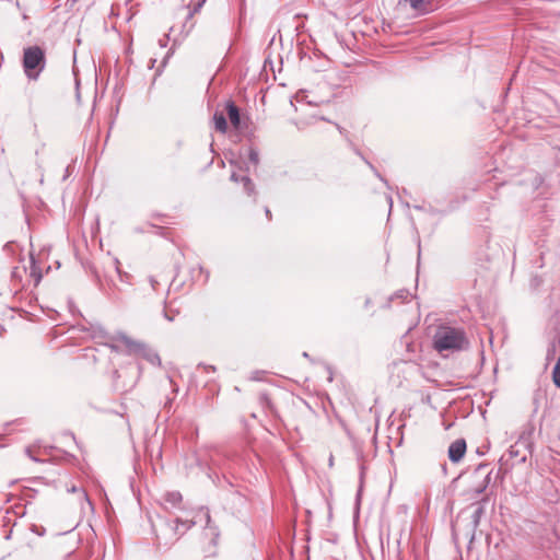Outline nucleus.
Wrapping results in <instances>:
<instances>
[{"instance_id": "1", "label": "nucleus", "mask_w": 560, "mask_h": 560, "mask_svg": "<svg viewBox=\"0 0 560 560\" xmlns=\"http://www.w3.org/2000/svg\"><path fill=\"white\" fill-rule=\"evenodd\" d=\"M468 338L463 328L441 325L433 336V348L440 352H455L467 349Z\"/></svg>"}, {"instance_id": "26", "label": "nucleus", "mask_w": 560, "mask_h": 560, "mask_svg": "<svg viewBox=\"0 0 560 560\" xmlns=\"http://www.w3.org/2000/svg\"><path fill=\"white\" fill-rule=\"evenodd\" d=\"M82 494L85 499H88L86 493L84 491H82Z\"/></svg>"}, {"instance_id": "14", "label": "nucleus", "mask_w": 560, "mask_h": 560, "mask_svg": "<svg viewBox=\"0 0 560 560\" xmlns=\"http://www.w3.org/2000/svg\"><path fill=\"white\" fill-rule=\"evenodd\" d=\"M108 347H109V349H110L112 351H114V352H117V353L124 352V347H122V345H121V343H119V342H116V341L114 340V337L112 338V342H110V343H108Z\"/></svg>"}, {"instance_id": "10", "label": "nucleus", "mask_w": 560, "mask_h": 560, "mask_svg": "<svg viewBox=\"0 0 560 560\" xmlns=\"http://www.w3.org/2000/svg\"><path fill=\"white\" fill-rule=\"evenodd\" d=\"M213 124L215 130H218L221 133H225L228 130V122L226 118L223 113L215 112L213 115Z\"/></svg>"}, {"instance_id": "19", "label": "nucleus", "mask_w": 560, "mask_h": 560, "mask_svg": "<svg viewBox=\"0 0 560 560\" xmlns=\"http://www.w3.org/2000/svg\"><path fill=\"white\" fill-rule=\"evenodd\" d=\"M164 317H165L167 320H170V322H172V320H173V317H172V316H168L167 312H164Z\"/></svg>"}, {"instance_id": "27", "label": "nucleus", "mask_w": 560, "mask_h": 560, "mask_svg": "<svg viewBox=\"0 0 560 560\" xmlns=\"http://www.w3.org/2000/svg\"><path fill=\"white\" fill-rule=\"evenodd\" d=\"M138 370H139V372H141V366H138ZM139 375H140V373H138V376H139Z\"/></svg>"}, {"instance_id": "18", "label": "nucleus", "mask_w": 560, "mask_h": 560, "mask_svg": "<svg viewBox=\"0 0 560 560\" xmlns=\"http://www.w3.org/2000/svg\"><path fill=\"white\" fill-rule=\"evenodd\" d=\"M482 513V508H478L477 511L475 512V515H476V518L479 517V515Z\"/></svg>"}, {"instance_id": "21", "label": "nucleus", "mask_w": 560, "mask_h": 560, "mask_svg": "<svg viewBox=\"0 0 560 560\" xmlns=\"http://www.w3.org/2000/svg\"><path fill=\"white\" fill-rule=\"evenodd\" d=\"M266 215H267L268 218H270V217H271L270 210H269L268 208H266Z\"/></svg>"}, {"instance_id": "20", "label": "nucleus", "mask_w": 560, "mask_h": 560, "mask_svg": "<svg viewBox=\"0 0 560 560\" xmlns=\"http://www.w3.org/2000/svg\"><path fill=\"white\" fill-rule=\"evenodd\" d=\"M78 489L77 487L72 486L71 488L68 489L69 492H75Z\"/></svg>"}, {"instance_id": "12", "label": "nucleus", "mask_w": 560, "mask_h": 560, "mask_svg": "<svg viewBox=\"0 0 560 560\" xmlns=\"http://www.w3.org/2000/svg\"><path fill=\"white\" fill-rule=\"evenodd\" d=\"M489 482H490V474H487L483 477L482 481L476 488H474L471 490L474 493V497L481 494L487 489Z\"/></svg>"}, {"instance_id": "15", "label": "nucleus", "mask_w": 560, "mask_h": 560, "mask_svg": "<svg viewBox=\"0 0 560 560\" xmlns=\"http://www.w3.org/2000/svg\"><path fill=\"white\" fill-rule=\"evenodd\" d=\"M248 158H249V161L254 164V165H257L259 163V154H258V151L255 150V149H250L249 150V154H248Z\"/></svg>"}, {"instance_id": "25", "label": "nucleus", "mask_w": 560, "mask_h": 560, "mask_svg": "<svg viewBox=\"0 0 560 560\" xmlns=\"http://www.w3.org/2000/svg\"><path fill=\"white\" fill-rule=\"evenodd\" d=\"M480 469H481V467H480V466H479V467H477L476 474H478Z\"/></svg>"}, {"instance_id": "7", "label": "nucleus", "mask_w": 560, "mask_h": 560, "mask_svg": "<svg viewBox=\"0 0 560 560\" xmlns=\"http://www.w3.org/2000/svg\"><path fill=\"white\" fill-rule=\"evenodd\" d=\"M137 357L144 359L152 365H161V359L159 354L147 343H143V349L138 352Z\"/></svg>"}, {"instance_id": "2", "label": "nucleus", "mask_w": 560, "mask_h": 560, "mask_svg": "<svg viewBox=\"0 0 560 560\" xmlns=\"http://www.w3.org/2000/svg\"><path fill=\"white\" fill-rule=\"evenodd\" d=\"M22 65L25 75L37 80L46 67L45 50L37 45L24 48Z\"/></svg>"}, {"instance_id": "16", "label": "nucleus", "mask_w": 560, "mask_h": 560, "mask_svg": "<svg viewBox=\"0 0 560 560\" xmlns=\"http://www.w3.org/2000/svg\"><path fill=\"white\" fill-rule=\"evenodd\" d=\"M406 1H407V2L410 4V7H411L412 9H415V10L419 9V8L422 5V3H423V0H406Z\"/></svg>"}, {"instance_id": "11", "label": "nucleus", "mask_w": 560, "mask_h": 560, "mask_svg": "<svg viewBox=\"0 0 560 560\" xmlns=\"http://www.w3.org/2000/svg\"><path fill=\"white\" fill-rule=\"evenodd\" d=\"M182 494L177 491L168 492L165 495L166 503L171 504V506L176 508L182 502Z\"/></svg>"}, {"instance_id": "4", "label": "nucleus", "mask_w": 560, "mask_h": 560, "mask_svg": "<svg viewBox=\"0 0 560 560\" xmlns=\"http://www.w3.org/2000/svg\"><path fill=\"white\" fill-rule=\"evenodd\" d=\"M114 340L116 342H119L124 347V353H127L129 355H136L140 350L143 349V343L140 340H136L131 338L130 336L126 335L125 332H117L114 336Z\"/></svg>"}, {"instance_id": "6", "label": "nucleus", "mask_w": 560, "mask_h": 560, "mask_svg": "<svg viewBox=\"0 0 560 560\" xmlns=\"http://www.w3.org/2000/svg\"><path fill=\"white\" fill-rule=\"evenodd\" d=\"M225 107H226L228 117H229L231 124L233 125V127L237 130H243L244 129L243 120H242L240 110H238L237 106L234 104V102H232V101L226 102Z\"/></svg>"}, {"instance_id": "3", "label": "nucleus", "mask_w": 560, "mask_h": 560, "mask_svg": "<svg viewBox=\"0 0 560 560\" xmlns=\"http://www.w3.org/2000/svg\"><path fill=\"white\" fill-rule=\"evenodd\" d=\"M194 523L190 521L182 522L176 520L174 522H166L161 535H156V539L159 544H163L164 546L172 545Z\"/></svg>"}, {"instance_id": "13", "label": "nucleus", "mask_w": 560, "mask_h": 560, "mask_svg": "<svg viewBox=\"0 0 560 560\" xmlns=\"http://www.w3.org/2000/svg\"><path fill=\"white\" fill-rule=\"evenodd\" d=\"M552 380L557 387H560V354L558 361L553 368Z\"/></svg>"}, {"instance_id": "8", "label": "nucleus", "mask_w": 560, "mask_h": 560, "mask_svg": "<svg viewBox=\"0 0 560 560\" xmlns=\"http://www.w3.org/2000/svg\"><path fill=\"white\" fill-rule=\"evenodd\" d=\"M231 180L233 182H236V183H242L243 185V188H244V191L248 195V196H256V191H255V184L253 183V180L248 177V176H238L235 172H233L231 174Z\"/></svg>"}, {"instance_id": "9", "label": "nucleus", "mask_w": 560, "mask_h": 560, "mask_svg": "<svg viewBox=\"0 0 560 560\" xmlns=\"http://www.w3.org/2000/svg\"><path fill=\"white\" fill-rule=\"evenodd\" d=\"M24 271H28V275L33 279L35 285H37L42 280L43 275L40 268L33 255L30 256L28 267H24Z\"/></svg>"}, {"instance_id": "22", "label": "nucleus", "mask_w": 560, "mask_h": 560, "mask_svg": "<svg viewBox=\"0 0 560 560\" xmlns=\"http://www.w3.org/2000/svg\"><path fill=\"white\" fill-rule=\"evenodd\" d=\"M150 281H151V285H152V288L155 290V283H156V282H155L153 279H151Z\"/></svg>"}, {"instance_id": "17", "label": "nucleus", "mask_w": 560, "mask_h": 560, "mask_svg": "<svg viewBox=\"0 0 560 560\" xmlns=\"http://www.w3.org/2000/svg\"><path fill=\"white\" fill-rule=\"evenodd\" d=\"M203 369L208 372V371H212L214 372L215 371V368L212 366V365H205Z\"/></svg>"}, {"instance_id": "5", "label": "nucleus", "mask_w": 560, "mask_h": 560, "mask_svg": "<svg viewBox=\"0 0 560 560\" xmlns=\"http://www.w3.org/2000/svg\"><path fill=\"white\" fill-rule=\"evenodd\" d=\"M466 453V442L463 439L455 440L448 447V458L453 463H458Z\"/></svg>"}, {"instance_id": "24", "label": "nucleus", "mask_w": 560, "mask_h": 560, "mask_svg": "<svg viewBox=\"0 0 560 560\" xmlns=\"http://www.w3.org/2000/svg\"><path fill=\"white\" fill-rule=\"evenodd\" d=\"M18 275V268H15V270L13 271V276H16Z\"/></svg>"}, {"instance_id": "23", "label": "nucleus", "mask_w": 560, "mask_h": 560, "mask_svg": "<svg viewBox=\"0 0 560 560\" xmlns=\"http://www.w3.org/2000/svg\"><path fill=\"white\" fill-rule=\"evenodd\" d=\"M114 376H115V378H118V377H119V373H118V371H115V372H114Z\"/></svg>"}]
</instances>
